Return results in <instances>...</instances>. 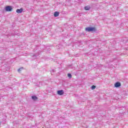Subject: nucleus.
<instances>
[{"mask_svg": "<svg viewBox=\"0 0 128 128\" xmlns=\"http://www.w3.org/2000/svg\"><path fill=\"white\" fill-rule=\"evenodd\" d=\"M86 32H96V29L94 27H88L86 28Z\"/></svg>", "mask_w": 128, "mask_h": 128, "instance_id": "obj_1", "label": "nucleus"}, {"mask_svg": "<svg viewBox=\"0 0 128 128\" xmlns=\"http://www.w3.org/2000/svg\"><path fill=\"white\" fill-rule=\"evenodd\" d=\"M5 10L6 12H12V6H6L5 8Z\"/></svg>", "mask_w": 128, "mask_h": 128, "instance_id": "obj_2", "label": "nucleus"}, {"mask_svg": "<svg viewBox=\"0 0 128 128\" xmlns=\"http://www.w3.org/2000/svg\"><path fill=\"white\" fill-rule=\"evenodd\" d=\"M58 94H59V96H62L64 94V90H60L57 92Z\"/></svg>", "mask_w": 128, "mask_h": 128, "instance_id": "obj_3", "label": "nucleus"}, {"mask_svg": "<svg viewBox=\"0 0 128 128\" xmlns=\"http://www.w3.org/2000/svg\"><path fill=\"white\" fill-rule=\"evenodd\" d=\"M122 86V84H120V82H116L114 84L115 88H120V86Z\"/></svg>", "mask_w": 128, "mask_h": 128, "instance_id": "obj_4", "label": "nucleus"}, {"mask_svg": "<svg viewBox=\"0 0 128 128\" xmlns=\"http://www.w3.org/2000/svg\"><path fill=\"white\" fill-rule=\"evenodd\" d=\"M22 8L17 9L16 10V12H17V14H22Z\"/></svg>", "mask_w": 128, "mask_h": 128, "instance_id": "obj_5", "label": "nucleus"}, {"mask_svg": "<svg viewBox=\"0 0 128 128\" xmlns=\"http://www.w3.org/2000/svg\"><path fill=\"white\" fill-rule=\"evenodd\" d=\"M60 16V12H54V16L56 18V16Z\"/></svg>", "mask_w": 128, "mask_h": 128, "instance_id": "obj_6", "label": "nucleus"}, {"mask_svg": "<svg viewBox=\"0 0 128 128\" xmlns=\"http://www.w3.org/2000/svg\"><path fill=\"white\" fill-rule=\"evenodd\" d=\"M90 10V6H87L84 7L85 10Z\"/></svg>", "mask_w": 128, "mask_h": 128, "instance_id": "obj_7", "label": "nucleus"}, {"mask_svg": "<svg viewBox=\"0 0 128 128\" xmlns=\"http://www.w3.org/2000/svg\"><path fill=\"white\" fill-rule=\"evenodd\" d=\"M32 98L33 100H38V97H36V96H32Z\"/></svg>", "mask_w": 128, "mask_h": 128, "instance_id": "obj_8", "label": "nucleus"}, {"mask_svg": "<svg viewBox=\"0 0 128 128\" xmlns=\"http://www.w3.org/2000/svg\"><path fill=\"white\" fill-rule=\"evenodd\" d=\"M68 78H72V74H68Z\"/></svg>", "mask_w": 128, "mask_h": 128, "instance_id": "obj_9", "label": "nucleus"}, {"mask_svg": "<svg viewBox=\"0 0 128 128\" xmlns=\"http://www.w3.org/2000/svg\"><path fill=\"white\" fill-rule=\"evenodd\" d=\"M91 88L92 90H94L96 88V86H92Z\"/></svg>", "mask_w": 128, "mask_h": 128, "instance_id": "obj_10", "label": "nucleus"}, {"mask_svg": "<svg viewBox=\"0 0 128 128\" xmlns=\"http://www.w3.org/2000/svg\"><path fill=\"white\" fill-rule=\"evenodd\" d=\"M22 70V68H20L18 69V72H20V70Z\"/></svg>", "mask_w": 128, "mask_h": 128, "instance_id": "obj_11", "label": "nucleus"}, {"mask_svg": "<svg viewBox=\"0 0 128 128\" xmlns=\"http://www.w3.org/2000/svg\"><path fill=\"white\" fill-rule=\"evenodd\" d=\"M52 72H56V70H52Z\"/></svg>", "mask_w": 128, "mask_h": 128, "instance_id": "obj_12", "label": "nucleus"}, {"mask_svg": "<svg viewBox=\"0 0 128 128\" xmlns=\"http://www.w3.org/2000/svg\"><path fill=\"white\" fill-rule=\"evenodd\" d=\"M33 56H36V55L34 54V55H33Z\"/></svg>", "mask_w": 128, "mask_h": 128, "instance_id": "obj_13", "label": "nucleus"}]
</instances>
